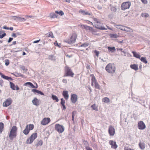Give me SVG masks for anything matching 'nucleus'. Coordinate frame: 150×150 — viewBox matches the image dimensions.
Returning a JSON list of instances; mask_svg holds the SVG:
<instances>
[{
	"mask_svg": "<svg viewBox=\"0 0 150 150\" xmlns=\"http://www.w3.org/2000/svg\"><path fill=\"white\" fill-rule=\"evenodd\" d=\"M17 127L15 126H13L11 129L9 137L11 141H12L14 138H16L17 136Z\"/></svg>",
	"mask_w": 150,
	"mask_h": 150,
	"instance_id": "obj_1",
	"label": "nucleus"
},
{
	"mask_svg": "<svg viewBox=\"0 0 150 150\" xmlns=\"http://www.w3.org/2000/svg\"><path fill=\"white\" fill-rule=\"evenodd\" d=\"M106 71L110 73H114L115 71V67L114 64L109 63L105 67Z\"/></svg>",
	"mask_w": 150,
	"mask_h": 150,
	"instance_id": "obj_2",
	"label": "nucleus"
},
{
	"mask_svg": "<svg viewBox=\"0 0 150 150\" xmlns=\"http://www.w3.org/2000/svg\"><path fill=\"white\" fill-rule=\"evenodd\" d=\"M131 3L129 1L123 2L121 6V8L122 10L125 11L129 8L131 6Z\"/></svg>",
	"mask_w": 150,
	"mask_h": 150,
	"instance_id": "obj_3",
	"label": "nucleus"
},
{
	"mask_svg": "<svg viewBox=\"0 0 150 150\" xmlns=\"http://www.w3.org/2000/svg\"><path fill=\"white\" fill-rule=\"evenodd\" d=\"M38 136L37 133L36 132L33 133L28 138L26 141L27 144H31L33 141Z\"/></svg>",
	"mask_w": 150,
	"mask_h": 150,
	"instance_id": "obj_4",
	"label": "nucleus"
},
{
	"mask_svg": "<svg viewBox=\"0 0 150 150\" xmlns=\"http://www.w3.org/2000/svg\"><path fill=\"white\" fill-rule=\"evenodd\" d=\"M77 38V35L76 33H74L72 35L70 39H68L67 42L69 44H71L74 43Z\"/></svg>",
	"mask_w": 150,
	"mask_h": 150,
	"instance_id": "obj_5",
	"label": "nucleus"
},
{
	"mask_svg": "<svg viewBox=\"0 0 150 150\" xmlns=\"http://www.w3.org/2000/svg\"><path fill=\"white\" fill-rule=\"evenodd\" d=\"M55 129L59 133H62L64 130V127L62 125H61L59 124H57L55 125Z\"/></svg>",
	"mask_w": 150,
	"mask_h": 150,
	"instance_id": "obj_6",
	"label": "nucleus"
},
{
	"mask_svg": "<svg viewBox=\"0 0 150 150\" xmlns=\"http://www.w3.org/2000/svg\"><path fill=\"white\" fill-rule=\"evenodd\" d=\"M13 100L11 98H9L6 100L3 104L4 107H7L10 105L12 103Z\"/></svg>",
	"mask_w": 150,
	"mask_h": 150,
	"instance_id": "obj_7",
	"label": "nucleus"
},
{
	"mask_svg": "<svg viewBox=\"0 0 150 150\" xmlns=\"http://www.w3.org/2000/svg\"><path fill=\"white\" fill-rule=\"evenodd\" d=\"M137 127L139 129L143 130L144 129L146 128V126L145 124L143 121H140L138 122Z\"/></svg>",
	"mask_w": 150,
	"mask_h": 150,
	"instance_id": "obj_8",
	"label": "nucleus"
},
{
	"mask_svg": "<svg viewBox=\"0 0 150 150\" xmlns=\"http://www.w3.org/2000/svg\"><path fill=\"white\" fill-rule=\"evenodd\" d=\"M108 133L110 136H113L115 133V129L114 127L110 125L109 127Z\"/></svg>",
	"mask_w": 150,
	"mask_h": 150,
	"instance_id": "obj_9",
	"label": "nucleus"
},
{
	"mask_svg": "<svg viewBox=\"0 0 150 150\" xmlns=\"http://www.w3.org/2000/svg\"><path fill=\"white\" fill-rule=\"evenodd\" d=\"M102 23H101L100 22V21L99 23H96L95 24V27L98 29L101 30H107V28L104 27L102 26Z\"/></svg>",
	"mask_w": 150,
	"mask_h": 150,
	"instance_id": "obj_10",
	"label": "nucleus"
},
{
	"mask_svg": "<svg viewBox=\"0 0 150 150\" xmlns=\"http://www.w3.org/2000/svg\"><path fill=\"white\" fill-rule=\"evenodd\" d=\"M71 100L72 103H75L78 100L77 96L75 94H72L71 95Z\"/></svg>",
	"mask_w": 150,
	"mask_h": 150,
	"instance_id": "obj_11",
	"label": "nucleus"
},
{
	"mask_svg": "<svg viewBox=\"0 0 150 150\" xmlns=\"http://www.w3.org/2000/svg\"><path fill=\"white\" fill-rule=\"evenodd\" d=\"M50 121V119L49 118H45L42 121L41 124L42 125H45L48 124Z\"/></svg>",
	"mask_w": 150,
	"mask_h": 150,
	"instance_id": "obj_12",
	"label": "nucleus"
},
{
	"mask_svg": "<svg viewBox=\"0 0 150 150\" xmlns=\"http://www.w3.org/2000/svg\"><path fill=\"white\" fill-rule=\"evenodd\" d=\"M109 143L111 146L112 148L116 149L117 147V145L116 142L113 140H110L109 141Z\"/></svg>",
	"mask_w": 150,
	"mask_h": 150,
	"instance_id": "obj_13",
	"label": "nucleus"
},
{
	"mask_svg": "<svg viewBox=\"0 0 150 150\" xmlns=\"http://www.w3.org/2000/svg\"><path fill=\"white\" fill-rule=\"evenodd\" d=\"M81 27L82 29H85L86 30H89L90 31L92 29V27L85 25H81Z\"/></svg>",
	"mask_w": 150,
	"mask_h": 150,
	"instance_id": "obj_14",
	"label": "nucleus"
},
{
	"mask_svg": "<svg viewBox=\"0 0 150 150\" xmlns=\"http://www.w3.org/2000/svg\"><path fill=\"white\" fill-rule=\"evenodd\" d=\"M33 104L37 106L39 105V101L38 99L36 98H35L32 100Z\"/></svg>",
	"mask_w": 150,
	"mask_h": 150,
	"instance_id": "obj_15",
	"label": "nucleus"
},
{
	"mask_svg": "<svg viewBox=\"0 0 150 150\" xmlns=\"http://www.w3.org/2000/svg\"><path fill=\"white\" fill-rule=\"evenodd\" d=\"M66 75H73L74 73L69 67H66Z\"/></svg>",
	"mask_w": 150,
	"mask_h": 150,
	"instance_id": "obj_16",
	"label": "nucleus"
},
{
	"mask_svg": "<svg viewBox=\"0 0 150 150\" xmlns=\"http://www.w3.org/2000/svg\"><path fill=\"white\" fill-rule=\"evenodd\" d=\"M130 67L131 69L135 70V71L139 69L138 65L137 64H131L130 65Z\"/></svg>",
	"mask_w": 150,
	"mask_h": 150,
	"instance_id": "obj_17",
	"label": "nucleus"
},
{
	"mask_svg": "<svg viewBox=\"0 0 150 150\" xmlns=\"http://www.w3.org/2000/svg\"><path fill=\"white\" fill-rule=\"evenodd\" d=\"M29 127L28 125H27L25 129L23 131V132L26 135H27L30 132V130L28 129Z\"/></svg>",
	"mask_w": 150,
	"mask_h": 150,
	"instance_id": "obj_18",
	"label": "nucleus"
},
{
	"mask_svg": "<svg viewBox=\"0 0 150 150\" xmlns=\"http://www.w3.org/2000/svg\"><path fill=\"white\" fill-rule=\"evenodd\" d=\"M24 85L27 86H30L33 88H34L35 87L33 84L30 82L25 83L24 84Z\"/></svg>",
	"mask_w": 150,
	"mask_h": 150,
	"instance_id": "obj_19",
	"label": "nucleus"
},
{
	"mask_svg": "<svg viewBox=\"0 0 150 150\" xmlns=\"http://www.w3.org/2000/svg\"><path fill=\"white\" fill-rule=\"evenodd\" d=\"M79 12L80 13L82 14L83 15H91V12H88L87 11H85L83 10H80L79 11Z\"/></svg>",
	"mask_w": 150,
	"mask_h": 150,
	"instance_id": "obj_20",
	"label": "nucleus"
},
{
	"mask_svg": "<svg viewBox=\"0 0 150 150\" xmlns=\"http://www.w3.org/2000/svg\"><path fill=\"white\" fill-rule=\"evenodd\" d=\"M61 104L62 106V109L64 110L66 109V106L64 105L65 103V100L63 99V98H61Z\"/></svg>",
	"mask_w": 150,
	"mask_h": 150,
	"instance_id": "obj_21",
	"label": "nucleus"
},
{
	"mask_svg": "<svg viewBox=\"0 0 150 150\" xmlns=\"http://www.w3.org/2000/svg\"><path fill=\"white\" fill-rule=\"evenodd\" d=\"M132 53L133 54L134 57L139 59H140V56L139 54H138L136 52L134 51H132Z\"/></svg>",
	"mask_w": 150,
	"mask_h": 150,
	"instance_id": "obj_22",
	"label": "nucleus"
},
{
	"mask_svg": "<svg viewBox=\"0 0 150 150\" xmlns=\"http://www.w3.org/2000/svg\"><path fill=\"white\" fill-rule=\"evenodd\" d=\"M58 15H57L55 13H50L49 17L50 18H57V17Z\"/></svg>",
	"mask_w": 150,
	"mask_h": 150,
	"instance_id": "obj_23",
	"label": "nucleus"
},
{
	"mask_svg": "<svg viewBox=\"0 0 150 150\" xmlns=\"http://www.w3.org/2000/svg\"><path fill=\"white\" fill-rule=\"evenodd\" d=\"M125 30L124 31L128 32H132L133 30L131 28L126 26L125 27Z\"/></svg>",
	"mask_w": 150,
	"mask_h": 150,
	"instance_id": "obj_24",
	"label": "nucleus"
},
{
	"mask_svg": "<svg viewBox=\"0 0 150 150\" xmlns=\"http://www.w3.org/2000/svg\"><path fill=\"white\" fill-rule=\"evenodd\" d=\"M90 31L91 32L92 34L95 35H99V34L97 33V30L94 29H93V28L92 29H91Z\"/></svg>",
	"mask_w": 150,
	"mask_h": 150,
	"instance_id": "obj_25",
	"label": "nucleus"
},
{
	"mask_svg": "<svg viewBox=\"0 0 150 150\" xmlns=\"http://www.w3.org/2000/svg\"><path fill=\"white\" fill-rule=\"evenodd\" d=\"M4 124L2 122H0V134H1L4 128Z\"/></svg>",
	"mask_w": 150,
	"mask_h": 150,
	"instance_id": "obj_26",
	"label": "nucleus"
},
{
	"mask_svg": "<svg viewBox=\"0 0 150 150\" xmlns=\"http://www.w3.org/2000/svg\"><path fill=\"white\" fill-rule=\"evenodd\" d=\"M125 26H123L120 25H116V27L118 29H119L122 30H125Z\"/></svg>",
	"mask_w": 150,
	"mask_h": 150,
	"instance_id": "obj_27",
	"label": "nucleus"
},
{
	"mask_svg": "<svg viewBox=\"0 0 150 150\" xmlns=\"http://www.w3.org/2000/svg\"><path fill=\"white\" fill-rule=\"evenodd\" d=\"M91 107L93 109V110H95L96 111H98V107L96 104H94L93 105H92L91 106Z\"/></svg>",
	"mask_w": 150,
	"mask_h": 150,
	"instance_id": "obj_28",
	"label": "nucleus"
},
{
	"mask_svg": "<svg viewBox=\"0 0 150 150\" xmlns=\"http://www.w3.org/2000/svg\"><path fill=\"white\" fill-rule=\"evenodd\" d=\"M108 49L109 51L111 52H115L116 50V49L115 47H108Z\"/></svg>",
	"mask_w": 150,
	"mask_h": 150,
	"instance_id": "obj_29",
	"label": "nucleus"
},
{
	"mask_svg": "<svg viewBox=\"0 0 150 150\" xmlns=\"http://www.w3.org/2000/svg\"><path fill=\"white\" fill-rule=\"evenodd\" d=\"M52 98L53 100H55L56 102H58L59 101V99L55 95H52Z\"/></svg>",
	"mask_w": 150,
	"mask_h": 150,
	"instance_id": "obj_30",
	"label": "nucleus"
},
{
	"mask_svg": "<svg viewBox=\"0 0 150 150\" xmlns=\"http://www.w3.org/2000/svg\"><path fill=\"white\" fill-rule=\"evenodd\" d=\"M102 101L104 103H108L110 102V100L107 97H105L103 99Z\"/></svg>",
	"mask_w": 150,
	"mask_h": 150,
	"instance_id": "obj_31",
	"label": "nucleus"
},
{
	"mask_svg": "<svg viewBox=\"0 0 150 150\" xmlns=\"http://www.w3.org/2000/svg\"><path fill=\"white\" fill-rule=\"evenodd\" d=\"M10 87L13 90H15L16 86L15 84L12 82H10Z\"/></svg>",
	"mask_w": 150,
	"mask_h": 150,
	"instance_id": "obj_32",
	"label": "nucleus"
},
{
	"mask_svg": "<svg viewBox=\"0 0 150 150\" xmlns=\"http://www.w3.org/2000/svg\"><path fill=\"white\" fill-rule=\"evenodd\" d=\"M109 36H110V38H117L119 37V36L117 34H109Z\"/></svg>",
	"mask_w": 150,
	"mask_h": 150,
	"instance_id": "obj_33",
	"label": "nucleus"
},
{
	"mask_svg": "<svg viewBox=\"0 0 150 150\" xmlns=\"http://www.w3.org/2000/svg\"><path fill=\"white\" fill-rule=\"evenodd\" d=\"M139 146L140 148L142 149H144L145 148V144L143 143L140 142L139 143Z\"/></svg>",
	"mask_w": 150,
	"mask_h": 150,
	"instance_id": "obj_34",
	"label": "nucleus"
},
{
	"mask_svg": "<svg viewBox=\"0 0 150 150\" xmlns=\"http://www.w3.org/2000/svg\"><path fill=\"white\" fill-rule=\"evenodd\" d=\"M140 60L145 64H146L147 63V61L146 60V58L144 57H142L140 59Z\"/></svg>",
	"mask_w": 150,
	"mask_h": 150,
	"instance_id": "obj_35",
	"label": "nucleus"
},
{
	"mask_svg": "<svg viewBox=\"0 0 150 150\" xmlns=\"http://www.w3.org/2000/svg\"><path fill=\"white\" fill-rule=\"evenodd\" d=\"M93 19L94 24L97 23H99L100 21L98 19L95 18H93Z\"/></svg>",
	"mask_w": 150,
	"mask_h": 150,
	"instance_id": "obj_36",
	"label": "nucleus"
},
{
	"mask_svg": "<svg viewBox=\"0 0 150 150\" xmlns=\"http://www.w3.org/2000/svg\"><path fill=\"white\" fill-rule=\"evenodd\" d=\"M55 13L57 15V14H58L61 16L63 15L64 14V12L62 11H55Z\"/></svg>",
	"mask_w": 150,
	"mask_h": 150,
	"instance_id": "obj_37",
	"label": "nucleus"
},
{
	"mask_svg": "<svg viewBox=\"0 0 150 150\" xmlns=\"http://www.w3.org/2000/svg\"><path fill=\"white\" fill-rule=\"evenodd\" d=\"M49 59L52 61H55L56 60L55 57L52 55H51L49 56Z\"/></svg>",
	"mask_w": 150,
	"mask_h": 150,
	"instance_id": "obj_38",
	"label": "nucleus"
},
{
	"mask_svg": "<svg viewBox=\"0 0 150 150\" xmlns=\"http://www.w3.org/2000/svg\"><path fill=\"white\" fill-rule=\"evenodd\" d=\"M92 83L91 85L92 86H93V83H95V82H96V79L95 76H93L92 77Z\"/></svg>",
	"mask_w": 150,
	"mask_h": 150,
	"instance_id": "obj_39",
	"label": "nucleus"
},
{
	"mask_svg": "<svg viewBox=\"0 0 150 150\" xmlns=\"http://www.w3.org/2000/svg\"><path fill=\"white\" fill-rule=\"evenodd\" d=\"M46 35L48 37H50L52 38H54L53 34L52 32H49L48 33H47V34H46Z\"/></svg>",
	"mask_w": 150,
	"mask_h": 150,
	"instance_id": "obj_40",
	"label": "nucleus"
},
{
	"mask_svg": "<svg viewBox=\"0 0 150 150\" xmlns=\"http://www.w3.org/2000/svg\"><path fill=\"white\" fill-rule=\"evenodd\" d=\"M141 16L142 17L146 18L149 17V15L148 13H142L141 14Z\"/></svg>",
	"mask_w": 150,
	"mask_h": 150,
	"instance_id": "obj_41",
	"label": "nucleus"
},
{
	"mask_svg": "<svg viewBox=\"0 0 150 150\" xmlns=\"http://www.w3.org/2000/svg\"><path fill=\"white\" fill-rule=\"evenodd\" d=\"M95 84V87L96 88L98 89H100V86L99 84L97 82H95L94 83Z\"/></svg>",
	"mask_w": 150,
	"mask_h": 150,
	"instance_id": "obj_42",
	"label": "nucleus"
},
{
	"mask_svg": "<svg viewBox=\"0 0 150 150\" xmlns=\"http://www.w3.org/2000/svg\"><path fill=\"white\" fill-rule=\"evenodd\" d=\"M43 142L42 140H40L36 144V146H41L42 145Z\"/></svg>",
	"mask_w": 150,
	"mask_h": 150,
	"instance_id": "obj_43",
	"label": "nucleus"
},
{
	"mask_svg": "<svg viewBox=\"0 0 150 150\" xmlns=\"http://www.w3.org/2000/svg\"><path fill=\"white\" fill-rule=\"evenodd\" d=\"M28 125L29 129L30 130L33 129L34 128V125L33 124H29Z\"/></svg>",
	"mask_w": 150,
	"mask_h": 150,
	"instance_id": "obj_44",
	"label": "nucleus"
},
{
	"mask_svg": "<svg viewBox=\"0 0 150 150\" xmlns=\"http://www.w3.org/2000/svg\"><path fill=\"white\" fill-rule=\"evenodd\" d=\"M88 45H89L88 43L86 42V43H85L82 44L80 46V47H87Z\"/></svg>",
	"mask_w": 150,
	"mask_h": 150,
	"instance_id": "obj_45",
	"label": "nucleus"
},
{
	"mask_svg": "<svg viewBox=\"0 0 150 150\" xmlns=\"http://www.w3.org/2000/svg\"><path fill=\"white\" fill-rule=\"evenodd\" d=\"M77 113V112L76 111H74L72 112V120H74V118L75 115H76Z\"/></svg>",
	"mask_w": 150,
	"mask_h": 150,
	"instance_id": "obj_46",
	"label": "nucleus"
},
{
	"mask_svg": "<svg viewBox=\"0 0 150 150\" xmlns=\"http://www.w3.org/2000/svg\"><path fill=\"white\" fill-rule=\"evenodd\" d=\"M9 64V60L8 59L5 60V64L6 66L8 65Z\"/></svg>",
	"mask_w": 150,
	"mask_h": 150,
	"instance_id": "obj_47",
	"label": "nucleus"
},
{
	"mask_svg": "<svg viewBox=\"0 0 150 150\" xmlns=\"http://www.w3.org/2000/svg\"><path fill=\"white\" fill-rule=\"evenodd\" d=\"M39 91V90H38L36 89H32V91L34 92L35 93H38V92Z\"/></svg>",
	"mask_w": 150,
	"mask_h": 150,
	"instance_id": "obj_48",
	"label": "nucleus"
},
{
	"mask_svg": "<svg viewBox=\"0 0 150 150\" xmlns=\"http://www.w3.org/2000/svg\"><path fill=\"white\" fill-rule=\"evenodd\" d=\"M111 10L112 11L115 12L117 10V9L115 7H112L111 8Z\"/></svg>",
	"mask_w": 150,
	"mask_h": 150,
	"instance_id": "obj_49",
	"label": "nucleus"
},
{
	"mask_svg": "<svg viewBox=\"0 0 150 150\" xmlns=\"http://www.w3.org/2000/svg\"><path fill=\"white\" fill-rule=\"evenodd\" d=\"M1 77L6 80H8L9 77L7 76H1Z\"/></svg>",
	"mask_w": 150,
	"mask_h": 150,
	"instance_id": "obj_50",
	"label": "nucleus"
},
{
	"mask_svg": "<svg viewBox=\"0 0 150 150\" xmlns=\"http://www.w3.org/2000/svg\"><path fill=\"white\" fill-rule=\"evenodd\" d=\"M6 35V34L5 33H4L3 34H2L1 35H0V38L1 39L5 37Z\"/></svg>",
	"mask_w": 150,
	"mask_h": 150,
	"instance_id": "obj_51",
	"label": "nucleus"
},
{
	"mask_svg": "<svg viewBox=\"0 0 150 150\" xmlns=\"http://www.w3.org/2000/svg\"><path fill=\"white\" fill-rule=\"evenodd\" d=\"M94 52L95 53L96 55L98 57L99 54V52L97 50H95Z\"/></svg>",
	"mask_w": 150,
	"mask_h": 150,
	"instance_id": "obj_52",
	"label": "nucleus"
},
{
	"mask_svg": "<svg viewBox=\"0 0 150 150\" xmlns=\"http://www.w3.org/2000/svg\"><path fill=\"white\" fill-rule=\"evenodd\" d=\"M142 2L144 4H146L148 3V1L146 0H141Z\"/></svg>",
	"mask_w": 150,
	"mask_h": 150,
	"instance_id": "obj_53",
	"label": "nucleus"
},
{
	"mask_svg": "<svg viewBox=\"0 0 150 150\" xmlns=\"http://www.w3.org/2000/svg\"><path fill=\"white\" fill-rule=\"evenodd\" d=\"M54 44L55 46L60 47L58 43L57 42V41H55V42L54 43Z\"/></svg>",
	"mask_w": 150,
	"mask_h": 150,
	"instance_id": "obj_54",
	"label": "nucleus"
},
{
	"mask_svg": "<svg viewBox=\"0 0 150 150\" xmlns=\"http://www.w3.org/2000/svg\"><path fill=\"white\" fill-rule=\"evenodd\" d=\"M124 150H134L133 149L130 148L126 147L124 148Z\"/></svg>",
	"mask_w": 150,
	"mask_h": 150,
	"instance_id": "obj_55",
	"label": "nucleus"
},
{
	"mask_svg": "<svg viewBox=\"0 0 150 150\" xmlns=\"http://www.w3.org/2000/svg\"><path fill=\"white\" fill-rule=\"evenodd\" d=\"M86 149L87 150H93L89 146H87L86 147Z\"/></svg>",
	"mask_w": 150,
	"mask_h": 150,
	"instance_id": "obj_56",
	"label": "nucleus"
},
{
	"mask_svg": "<svg viewBox=\"0 0 150 150\" xmlns=\"http://www.w3.org/2000/svg\"><path fill=\"white\" fill-rule=\"evenodd\" d=\"M86 23H88V24H91L92 25H93V23L92 22H91V21H88L87 20H86Z\"/></svg>",
	"mask_w": 150,
	"mask_h": 150,
	"instance_id": "obj_57",
	"label": "nucleus"
},
{
	"mask_svg": "<svg viewBox=\"0 0 150 150\" xmlns=\"http://www.w3.org/2000/svg\"><path fill=\"white\" fill-rule=\"evenodd\" d=\"M13 39V38H9L8 40V43H10V42L12 41V40Z\"/></svg>",
	"mask_w": 150,
	"mask_h": 150,
	"instance_id": "obj_58",
	"label": "nucleus"
},
{
	"mask_svg": "<svg viewBox=\"0 0 150 150\" xmlns=\"http://www.w3.org/2000/svg\"><path fill=\"white\" fill-rule=\"evenodd\" d=\"M63 95L64 98L66 99V91H64L63 92Z\"/></svg>",
	"mask_w": 150,
	"mask_h": 150,
	"instance_id": "obj_59",
	"label": "nucleus"
},
{
	"mask_svg": "<svg viewBox=\"0 0 150 150\" xmlns=\"http://www.w3.org/2000/svg\"><path fill=\"white\" fill-rule=\"evenodd\" d=\"M38 94H39L41 95H44V93L42 91H39Z\"/></svg>",
	"mask_w": 150,
	"mask_h": 150,
	"instance_id": "obj_60",
	"label": "nucleus"
},
{
	"mask_svg": "<svg viewBox=\"0 0 150 150\" xmlns=\"http://www.w3.org/2000/svg\"><path fill=\"white\" fill-rule=\"evenodd\" d=\"M3 82V80L1 79H0V86L1 87L3 86L2 83Z\"/></svg>",
	"mask_w": 150,
	"mask_h": 150,
	"instance_id": "obj_61",
	"label": "nucleus"
},
{
	"mask_svg": "<svg viewBox=\"0 0 150 150\" xmlns=\"http://www.w3.org/2000/svg\"><path fill=\"white\" fill-rule=\"evenodd\" d=\"M11 36L14 38H16V33H13L12 34Z\"/></svg>",
	"mask_w": 150,
	"mask_h": 150,
	"instance_id": "obj_62",
	"label": "nucleus"
},
{
	"mask_svg": "<svg viewBox=\"0 0 150 150\" xmlns=\"http://www.w3.org/2000/svg\"><path fill=\"white\" fill-rule=\"evenodd\" d=\"M3 28L5 29L9 30V28L6 26H4L3 27Z\"/></svg>",
	"mask_w": 150,
	"mask_h": 150,
	"instance_id": "obj_63",
	"label": "nucleus"
},
{
	"mask_svg": "<svg viewBox=\"0 0 150 150\" xmlns=\"http://www.w3.org/2000/svg\"><path fill=\"white\" fill-rule=\"evenodd\" d=\"M21 68L23 70H25V68L24 66H21Z\"/></svg>",
	"mask_w": 150,
	"mask_h": 150,
	"instance_id": "obj_64",
	"label": "nucleus"
}]
</instances>
